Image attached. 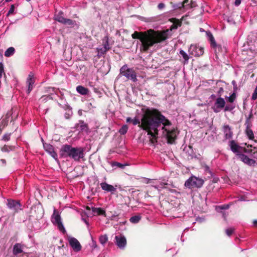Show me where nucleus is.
<instances>
[{
	"label": "nucleus",
	"mask_w": 257,
	"mask_h": 257,
	"mask_svg": "<svg viewBox=\"0 0 257 257\" xmlns=\"http://www.w3.org/2000/svg\"><path fill=\"white\" fill-rule=\"evenodd\" d=\"M143 112L141 121L135 117L132 120L134 125H138L141 129L146 131L150 136V141L152 144L157 142L159 130L156 129L160 121L165 119L164 115L157 109L154 108H142Z\"/></svg>",
	"instance_id": "1"
},
{
	"label": "nucleus",
	"mask_w": 257,
	"mask_h": 257,
	"mask_svg": "<svg viewBox=\"0 0 257 257\" xmlns=\"http://www.w3.org/2000/svg\"><path fill=\"white\" fill-rule=\"evenodd\" d=\"M169 30L155 31L149 29L144 32L135 31L132 37L134 39H139L142 43L141 51L147 52L154 44L165 41L168 38Z\"/></svg>",
	"instance_id": "2"
},
{
	"label": "nucleus",
	"mask_w": 257,
	"mask_h": 257,
	"mask_svg": "<svg viewBox=\"0 0 257 257\" xmlns=\"http://www.w3.org/2000/svg\"><path fill=\"white\" fill-rule=\"evenodd\" d=\"M85 149L82 147H73L70 145H63L60 150V155L62 158H69L79 162L84 157Z\"/></svg>",
	"instance_id": "3"
},
{
	"label": "nucleus",
	"mask_w": 257,
	"mask_h": 257,
	"mask_svg": "<svg viewBox=\"0 0 257 257\" xmlns=\"http://www.w3.org/2000/svg\"><path fill=\"white\" fill-rule=\"evenodd\" d=\"M119 75L124 76L127 80H131L134 82L138 80L135 70L133 68H128L126 64L123 65L120 68Z\"/></svg>",
	"instance_id": "4"
},
{
	"label": "nucleus",
	"mask_w": 257,
	"mask_h": 257,
	"mask_svg": "<svg viewBox=\"0 0 257 257\" xmlns=\"http://www.w3.org/2000/svg\"><path fill=\"white\" fill-rule=\"evenodd\" d=\"M52 222L54 225L57 226L60 231L63 233H65L66 230L61 221L59 212L55 208L52 215Z\"/></svg>",
	"instance_id": "5"
},
{
	"label": "nucleus",
	"mask_w": 257,
	"mask_h": 257,
	"mask_svg": "<svg viewBox=\"0 0 257 257\" xmlns=\"http://www.w3.org/2000/svg\"><path fill=\"white\" fill-rule=\"evenodd\" d=\"M25 245L21 243H16L13 248V253L16 257H28L29 253L24 251Z\"/></svg>",
	"instance_id": "6"
},
{
	"label": "nucleus",
	"mask_w": 257,
	"mask_h": 257,
	"mask_svg": "<svg viewBox=\"0 0 257 257\" xmlns=\"http://www.w3.org/2000/svg\"><path fill=\"white\" fill-rule=\"evenodd\" d=\"M204 181L195 176H192L188 179L185 183V186L189 188H200L201 187Z\"/></svg>",
	"instance_id": "7"
},
{
	"label": "nucleus",
	"mask_w": 257,
	"mask_h": 257,
	"mask_svg": "<svg viewBox=\"0 0 257 257\" xmlns=\"http://www.w3.org/2000/svg\"><path fill=\"white\" fill-rule=\"evenodd\" d=\"M63 13L60 11L57 14L55 15V20L64 25L72 26L75 24V21L69 19L65 18L63 16Z\"/></svg>",
	"instance_id": "8"
},
{
	"label": "nucleus",
	"mask_w": 257,
	"mask_h": 257,
	"mask_svg": "<svg viewBox=\"0 0 257 257\" xmlns=\"http://www.w3.org/2000/svg\"><path fill=\"white\" fill-rule=\"evenodd\" d=\"M188 51L190 55L195 57H199L203 54L204 48L196 45H191Z\"/></svg>",
	"instance_id": "9"
},
{
	"label": "nucleus",
	"mask_w": 257,
	"mask_h": 257,
	"mask_svg": "<svg viewBox=\"0 0 257 257\" xmlns=\"http://www.w3.org/2000/svg\"><path fill=\"white\" fill-rule=\"evenodd\" d=\"M7 205L10 209L14 211V214L22 210L21 204L19 200L8 199Z\"/></svg>",
	"instance_id": "10"
},
{
	"label": "nucleus",
	"mask_w": 257,
	"mask_h": 257,
	"mask_svg": "<svg viewBox=\"0 0 257 257\" xmlns=\"http://www.w3.org/2000/svg\"><path fill=\"white\" fill-rule=\"evenodd\" d=\"M43 147L46 152H47L55 160H58V155L55 151L54 147L50 144L44 143Z\"/></svg>",
	"instance_id": "11"
},
{
	"label": "nucleus",
	"mask_w": 257,
	"mask_h": 257,
	"mask_svg": "<svg viewBox=\"0 0 257 257\" xmlns=\"http://www.w3.org/2000/svg\"><path fill=\"white\" fill-rule=\"evenodd\" d=\"M206 34L210 42L211 47L214 49L216 53L217 52V51L219 52L221 49V47L219 45L216 44L212 33L210 32H207Z\"/></svg>",
	"instance_id": "12"
},
{
	"label": "nucleus",
	"mask_w": 257,
	"mask_h": 257,
	"mask_svg": "<svg viewBox=\"0 0 257 257\" xmlns=\"http://www.w3.org/2000/svg\"><path fill=\"white\" fill-rule=\"evenodd\" d=\"M177 128H173L166 134V138L168 144H173L177 139Z\"/></svg>",
	"instance_id": "13"
},
{
	"label": "nucleus",
	"mask_w": 257,
	"mask_h": 257,
	"mask_svg": "<svg viewBox=\"0 0 257 257\" xmlns=\"http://www.w3.org/2000/svg\"><path fill=\"white\" fill-rule=\"evenodd\" d=\"M236 156L240 161L248 165L252 166L255 163V160L249 158L246 155L243 154H237Z\"/></svg>",
	"instance_id": "14"
},
{
	"label": "nucleus",
	"mask_w": 257,
	"mask_h": 257,
	"mask_svg": "<svg viewBox=\"0 0 257 257\" xmlns=\"http://www.w3.org/2000/svg\"><path fill=\"white\" fill-rule=\"evenodd\" d=\"M69 242L70 246L75 251H79L81 249L82 246L78 240L74 238L71 237L69 239Z\"/></svg>",
	"instance_id": "15"
},
{
	"label": "nucleus",
	"mask_w": 257,
	"mask_h": 257,
	"mask_svg": "<svg viewBox=\"0 0 257 257\" xmlns=\"http://www.w3.org/2000/svg\"><path fill=\"white\" fill-rule=\"evenodd\" d=\"M225 102L223 98L219 97L216 99L215 102V106L213 108L214 111L218 112L221 109H222L225 106Z\"/></svg>",
	"instance_id": "16"
},
{
	"label": "nucleus",
	"mask_w": 257,
	"mask_h": 257,
	"mask_svg": "<svg viewBox=\"0 0 257 257\" xmlns=\"http://www.w3.org/2000/svg\"><path fill=\"white\" fill-rule=\"evenodd\" d=\"M245 125H246V128L245 130L246 135L249 140H253L254 138V136L253 131L250 128L251 126V123L248 120H246Z\"/></svg>",
	"instance_id": "17"
},
{
	"label": "nucleus",
	"mask_w": 257,
	"mask_h": 257,
	"mask_svg": "<svg viewBox=\"0 0 257 257\" xmlns=\"http://www.w3.org/2000/svg\"><path fill=\"white\" fill-rule=\"evenodd\" d=\"M222 131L224 134V138L228 140L232 138L233 132L231 131V127L227 124H225L222 126Z\"/></svg>",
	"instance_id": "18"
},
{
	"label": "nucleus",
	"mask_w": 257,
	"mask_h": 257,
	"mask_svg": "<svg viewBox=\"0 0 257 257\" xmlns=\"http://www.w3.org/2000/svg\"><path fill=\"white\" fill-rule=\"evenodd\" d=\"M35 83V80L33 75L31 73L27 78L26 83L28 86V93H30L33 88V85Z\"/></svg>",
	"instance_id": "19"
},
{
	"label": "nucleus",
	"mask_w": 257,
	"mask_h": 257,
	"mask_svg": "<svg viewBox=\"0 0 257 257\" xmlns=\"http://www.w3.org/2000/svg\"><path fill=\"white\" fill-rule=\"evenodd\" d=\"M165 119L163 120L160 121L159 124H158V126L156 127V129L158 130V128L161 125V124L163 125V126L162 127V130H163L164 132H166V134L168 133V132L170 131L168 129H167L166 126H170L172 125L171 122L167 119L165 116Z\"/></svg>",
	"instance_id": "20"
},
{
	"label": "nucleus",
	"mask_w": 257,
	"mask_h": 257,
	"mask_svg": "<svg viewBox=\"0 0 257 257\" xmlns=\"http://www.w3.org/2000/svg\"><path fill=\"white\" fill-rule=\"evenodd\" d=\"M13 111V108H12L11 111L8 112L4 118H3L0 122V130L2 131L8 124L9 121V117L12 115L11 111Z\"/></svg>",
	"instance_id": "21"
},
{
	"label": "nucleus",
	"mask_w": 257,
	"mask_h": 257,
	"mask_svg": "<svg viewBox=\"0 0 257 257\" xmlns=\"http://www.w3.org/2000/svg\"><path fill=\"white\" fill-rule=\"evenodd\" d=\"M116 243L117 245L120 248L124 247L126 244V238L124 236H115Z\"/></svg>",
	"instance_id": "22"
},
{
	"label": "nucleus",
	"mask_w": 257,
	"mask_h": 257,
	"mask_svg": "<svg viewBox=\"0 0 257 257\" xmlns=\"http://www.w3.org/2000/svg\"><path fill=\"white\" fill-rule=\"evenodd\" d=\"M230 147L231 150L234 153L241 154L240 150L242 149V147L238 146L234 141L232 140L230 142Z\"/></svg>",
	"instance_id": "23"
},
{
	"label": "nucleus",
	"mask_w": 257,
	"mask_h": 257,
	"mask_svg": "<svg viewBox=\"0 0 257 257\" xmlns=\"http://www.w3.org/2000/svg\"><path fill=\"white\" fill-rule=\"evenodd\" d=\"M101 188L107 192H110L111 193L114 192L116 191V188L111 185H109L106 182H103L100 184Z\"/></svg>",
	"instance_id": "24"
},
{
	"label": "nucleus",
	"mask_w": 257,
	"mask_h": 257,
	"mask_svg": "<svg viewBox=\"0 0 257 257\" xmlns=\"http://www.w3.org/2000/svg\"><path fill=\"white\" fill-rule=\"evenodd\" d=\"M76 126L77 127H80L81 131L82 132H88V125L87 123H85L83 120H79V122L77 124Z\"/></svg>",
	"instance_id": "25"
},
{
	"label": "nucleus",
	"mask_w": 257,
	"mask_h": 257,
	"mask_svg": "<svg viewBox=\"0 0 257 257\" xmlns=\"http://www.w3.org/2000/svg\"><path fill=\"white\" fill-rule=\"evenodd\" d=\"M76 89L78 93L83 95L88 94L89 92V90L87 88L81 85L77 86Z\"/></svg>",
	"instance_id": "26"
},
{
	"label": "nucleus",
	"mask_w": 257,
	"mask_h": 257,
	"mask_svg": "<svg viewBox=\"0 0 257 257\" xmlns=\"http://www.w3.org/2000/svg\"><path fill=\"white\" fill-rule=\"evenodd\" d=\"M92 211L95 214L97 215H104L106 216L105 211L101 208H92Z\"/></svg>",
	"instance_id": "27"
},
{
	"label": "nucleus",
	"mask_w": 257,
	"mask_h": 257,
	"mask_svg": "<svg viewBox=\"0 0 257 257\" xmlns=\"http://www.w3.org/2000/svg\"><path fill=\"white\" fill-rule=\"evenodd\" d=\"M189 0H184L183 2L179 3L177 5V7L178 9L181 10L184 8L186 10L190 9V8H188L189 6Z\"/></svg>",
	"instance_id": "28"
},
{
	"label": "nucleus",
	"mask_w": 257,
	"mask_h": 257,
	"mask_svg": "<svg viewBox=\"0 0 257 257\" xmlns=\"http://www.w3.org/2000/svg\"><path fill=\"white\" fill-rule=\"evenodd\" d=\"M108 40V37L107 36L105 37L103 39V48L107 51H108L111 49V47L109 45Z\"/></svg>",
	"instance_id": "29"
},
{
	"label": "nucleus",
	"mask_w": 257,
	"mask_h": 257,
	"mask_svg": "<svg viewBox=\"0 0 257 257\" xmlns=\"http://www.w3.org/2000/svg\"><path fill=\"white\" fill-rule=\"evenodd\" d=\"M73 114L72 109L69 107H67L65 109V112L64 113V116L66 119H69L71 117Z\"/></svg>",
	"instance_id": "30"
},
{
	"label": "nucleus",
	"mask_w": 257,
	"mask_h": 257,
	"mask_svg": "<svg viewBox=\"0 0 257 257\" xmlns=\"http://www.w3.org/2000/svg\"><path fill=\"white\" fill-rule=\"evenodd\" d=\"M15 51V48L14 47H11L6 51L5 53V55L6 57H10L14 54Z\"/></svg>",
	"instance_id": "31"
},
{
	"label": "nucleus",
	"mask_w": 257,
	"mask_h": 257,
	"mask_svg": "<svg viewBox=\"0 0 257 257\" xmlns=\"http://www.w3.org/2000/svg\"><path fill=\"white\" fill-rule=\"evenodd\" d=\"M141 219V216L140 215H135L130 218V221L133 223H137L140 221Z\"/></svg>",
	"instance_id": "32"
},
{
	"label": "nucleus",
	"mask_w": 257,
	"mask_h": 257,
	"mask_svg": "<svg viewBox=\"0 0 257 257\" xmlns=\"http://www.w3.org/2000/svg\"><path fill=\"white\" fill-rule=\"evenodd\" d=\"M97 51L98 52L97 56L99 58L105 54L108 51L105 49L103 48H97Z\"/></svg>",
	"instance_id": "33"
},
{
	"label": "nucleus",
	"mask_w": 257,
	"mask_h": 257,
	"mask_svg": "<svg viewBox=\"0 0 257 257\" xmlns=\"http://www.w3.org/2000/svg\"><path fill=\"white\" fill-rule=\"evenodd\" d=\"M99 240L101 244L104 245L108 241V237L106 235H102L100 236Z\"/></svg>",
	"instance_id": "34"
},
{
	"label": "nucleus",
	"mask_w": 257,
	"mask_h": 257,
	"mask_svg": "<svg viewBox=\"0 0 257 257\" xmlns=\"http://www.w3.org/2000/svg\"><path fill=\"white\" fill-rule=\"evenodd\" d=\"M57 91H58V89L54 87H48L46 88L45 92L50 95V94H52L53 93H56Z\"/></svg>",
	"instance_id": "35"
},
{
	"label": "nucleus",
	"mask_w": 257,
	"mask_h": 257,
	"mask_svg": "<svg viewBox=\"0 0 257 257\" xmlns=\"http://www.w3.org/2000/svg\"><path fill=\"white\" fill-rule=\"evenodd\" d=\"M180 54L182 56L183 59H184V63H188L189 57L187 53L183 50H181L180 51Z\"/></svg>",
	"instance_id": "36"
},
{
	"label": "nucleus",
	"mask_w": 257,
	"mask_h": 257,
	"mask_svg": "<svg viewBox=\"0 0 257 257\" xmlns=\"http://www.w3.org/2000/svg\"><path fill=\"white\" fill-rule=\"evenodd\" d=\"M128 130V126L127 125H123L119 130V132L121 135H124L126 133Z\"/></svg>",
	"instance_id": "37"
},
{
	"label": "nucleus",
	"mask_w": 257,
	"mask_h": 257,
	"mask_svg": "<svg viewBox=\"0 0 257 257\" xmlns=\"http://www.w3.org/2000/svg\"><path fill=\"white\" fill-rule=\"evenodd\" d=\"M236 98V94L235 92H233L228 98V101L232 103L234 102Z\"/></svg>",
	"instance_id": "38"
},
{
	"label": "nucleus",
	"mask_w": 257,
	"mask_h": 257,
	"mask_svg": "<svg viewBox=\"0 0 257 257\" xmlns=\"http://www.w3.org/2000/svg\"><path fill=\"white\" fill-rule=\"evenodd\" d=\"M11 133H7L5 134L3 137L2 140L4 141H8L10 140V137H11Z\"/></svg>",
	"instance_id": "39"
},
{
	"label": "nucleus",
	"mask_w": 257,
	"mask_h": 257,
	"mask_svg": "<svg viewBox=\"0 0 257 257\" xmlns=\"http://www.w3.org/2000/svg\"><path fill=\"white\" fill-rule=\"evenodd\" d=\"M112 166L113 167V166H116L118 168H123L124 167V165L123 164H122L120 163H118V162H113L112 164Z\"/></svg>",
	"instance_id": "40"
},
{
	"label": "nucleus",
	"mask_w": 257,
	"mask_h": 257,
	"mask_svg": "<svg viewBox=\"0 0 257 257\" xmlns=\"http://www.w3.org/2000/svg\"><path fill=\"white\" fill-rule=\"evenodd\" d=\"M233 231H234V229L232 228H229L225 230V232H226V234L229 236L231 235V234L233 233Z\"/></svg>",
	"instance_id": "41"
},
{
	"label": "nucleus",
	"mask_w": 257,
	"mask_h": 257,
	"mask_svg": "<svg viewBox=\"0 0 257 257\" xmlns=\"http://www.w3.org/2000/svg\"><path fill=\"white\" fill-rule=\"evenodd\" d=\"M12 150V147L11 146H8L7 145H5L2 148V151L3 152H9V150Z\"/></svg>",
	"instance_id": "42"
},
{
	"label": "nucleus",
	"mask_w": 257,
	"mask_h": 257,
	"mask_svg": "<svg viewBox=\"0 0 257 257\" xmlns=\"http://www.w3.org/2000/svg\"><path fill=\"white\" fill-rule=\"evenodd\" d=\"M181 26V22L179 21H177V22L175 23H174L171 27L173 29H177L178 27H180Z\"/></svg>",
	"instance_id": "43"
},
{
	"label": "nucleus",
	"mask_w": 257,
	"mask_h": 257,
	"mask_svg": "<svg viewBox=\"0 0 257 257\" xmlns=\"http://www.w3.org/2000/svg\"><path fill=\"white\" fill-rule=\"evenodd\" d=\"M15 10V6L14 5H11V8L7 14V16L13 14Z\"/></svg>",
	"instance_id": "44"
},
{
	"label": "nucleus",
	"mask_w": 257,
	"mask_h": 257,
	"mask_svg": "<svg viewBox=\"0 0 257 257\" xmlns=\"http://www.w3.org/2000/svg\"><path fill=\"white\" fill-rule=\"evenodd\" d=\"M3 74H5L4 72V65L2 62H0V77H2Z\"/></svg>",
	"instance_id": "45"
},
{
	"label": "nucleus",
	"mask_w": 257,
	"mask_h": 257,
	"mask_svg": "<svg viewBox=\"0 0 257 257\" xmlns=\"http://www.w3.org/2000/svg\"><path fill=\"white\" fill-rule=\"evenodd\" d=\"M197 6L196 3L195 2H193V1H191L190 3H189V6L188 8H193L194 7H195Z\"/></svg>",
	"instance_id": "46"
},
{
	"label": "nucleus",
	"mask_w": 257,
	"mask_h": 257,
	"mask_svg": "<svg viewBox=\"0 0 257 257\" xmlns=\"http://www.w3.org/2000/svg\"><path fill=\"white\" fill-rule=\"evenodd\" d=\"M48 98H51L50 95H43L41 99L43 101H46Z\"/></svg>",
	"instance_id": "47"
},
{
	"label": "nucleus",
	"mask_w": 257,
	"mask_h": 257,
	"mask_svg": "<svg viewBox=\"0 0 257 257\" xmlns=\"http://www.w3.org/2000/svg\"><path fill=\"white\" fill-rule=\"evenodd\" d=\"M241 150L243 151V152L244 153H250L252 152L251 150H248L245 148H242V149Z\"/></svg>",
	"instance_id": "48"
},
{
	"label": "nucleus",
	"mask_w": 257,
	"mask_h": 257,
	"mask_svg": "<svg viewBox=\"0 0 257 257\" xmlns=\"http://www.w3.org/2000/svg\"><path fill=\"white\" fill-rule=\"evenodd\" d=\"M164 7H165V4L162 3H160L158 6V8L160 10L162 9Z\"/></svg>",
	"instance_id": "49"
},
{
	"label": "nucleus",
	"mask_w": 257,
	"mask_h": 257,
	"mask_svg": "<svg viewBox=\"0 0 257 257\" xmlns=\"http://www.w3.org/2000/svg\"><path fill=\"white\" fill-rule=\"evenodd\" d=\"M242 0H235L234 2V4L236 6H238L241 2Z\"/></svg>",
	"instance_id": "50"
},
{
	"label": "nucleus",
	"mask_w": 257,
	"mask_h": 257,
	"mask_svg": "<svg viewBox=\"0 0 257 257\" xmlns=\"http://www.w3.org/2000/svg\"><path fill=\"white\" fill-rule=\"evenodd\" d=\"M220 208L221 209H228L229 208V206L228 205H223V206H219Z\"/></svg>",
	"instance_id": "51"
},
{
	"label": "nucleus",
	"mask_w": 257,
	"mask_h": 257,
	"mask_svg": "<svg viewBox=\"0 0 257 257\" xmlns=\"http://www.w3.org/2000/svg\"><path fill=\"white\" fill-rule=\"evenodd\" d=\"M232 109H233V108H232H232H231V107H230L229 106H227H227H226L225 107L224 110H225V111H230V110H231Z\"/></svg>",
	"instance_id": "52"
},
{
	"label": "nucleus",
	"mask_w": 257,
	"mask_h": 257,
	"mask_svg": "<svg viewBox=\"0 0 257 257\" xmlns=\"http://www.w3.org/2000/svg\"><path fill=\"white\" fill-rule=\"evenodd\" d=\"M133 119H132L131 117H128L126 118V122H132V120Z\"/></svg>",
	"instance_id": "53"
},
{
	"label": "nucleus",
	"mask_w": 257,
	"mask_h": 257,
	"mask_svg": "<svg viewBox=\"0 0 257 257\" xmlns=\"http://www.w3.org/2000/svg\"><path fill=\"white\" fill-rule=\"evenodd\" d=\"M252 117V112H251L246 120H248L249 121V119L250 118H251Z\"/></svg>",
	"instance_id": "54"
},
{
	"label": "nucleus",
	"mask_w": 257,
	"mask_h": 257,
	"mask_svg": "<svg viewBox=\"0 0 257 257\" xmlns=\"http://www.w3.org/2000/svg\"><path fill=\"white\" fill-rule=\"evenodd\" d=\"M253 224L254 226L257 227V220L253 221Z\"/></svg>",
	"instance_id": "55"
},
{
	"label": "nucleus",
	"mask_w": 257,
	"mask_h": 257,
	"mask_svg": "<svg viewBox=\"0 0 257 257\" xmlns=\"http://www.w3.org/2000/svg\"><path fill=\"white\" fill-rule=\"evenodd\" d=\"M232 83L233 85H234L235 82L234 81H233ZM236 88H237L236 85L235 86H234V89H236Z\"/></svg>",
	"instance_id": "56"
},
{
	"label": "nucleus",
	"mask_w": 257,
	"mask_h": 257,
	"mask_svg": "<svg viewBox=\"0 0 257 257\" xmlns=\"http://www.w3.org/2000/svg\"><path fill=\"white\" fill-rule=\"evenodd\" d=\"M78 114H79L80 115H81L82 114V110H79L78 111Z\"/></svg>",
	"instance_id": "57"
},
{
	"label": "nucleus",
	"mask_w": 257,
	"mask_h": 257,
	"mask_svg": "<svg viewBox=\"0 0 257 257\" xmlns=\"http://www.w3.org/2000/svg\"><path fill=\"white\" fill-rule=\"evenodd\" d=\"M86 209L87 210H89V211H90V210H91L90 207H89L88 206H86Z\"/></svg>",
	"instance_id": "58"
},
{
	"label": "nucleus",
	"mask_w": 257,
	"mask_h": 257,
	"mask_svg": "<svg viewBox=\"0 0 257 257\" xmlns=\"http://www.w3.org/2000/svg\"><path fill=\"white\" fill-rule=\"evenodd\" d=\"M83 220H84V221L86 223L88 224V222H87V220H86V219H84V218H83Z\"/></svg>",
	"instance_id": "59"
},
{
	"label": "nucleus",
	"mask_w": 257,
	"mask_h": 257,
	"mask_svg": "<svg viewBox=\"0 0 257 257\" xmlns=\"http://www.w3.org/2000/svg\"><path fill=\"white\" fill-rule=\"evenodd\" d=\"M251 1L255 4L256 3V2H257L256 0H251Z\"/></svg>",
	"instance_id": "60"
},
{
	"label": "nucleus",
	"mask_w": 257,
	"mask_h": 257,
	"mask_svg": "<svg viewBox=\"0 0 257 257\" xmlns=\"http://www.w3.org/2000/svg\"><path fill=\"white\" fill-rule=\"evenodd\" d=\"M126 221L120 222V223H122V224H124L125 223Z\"/></svg>",
	"instance_id": "61"
},
{
	"label": "nucleus",
	"mask_w": 257,
	"mask_h": 257,
	"mask_svg": "<svg viewBox=\"0 0 257 257\" xmlns=\"http://www.w3.org/2000/svg\"><path fill=\"white\" fill-rule=\"evenodd\" d=\"M252 147V146H251V145H248V146H247V147H248H248Z\"/></svg>",
	"instance_id": "62"
},
{
	"label": "nucleus",
	"mask_w": 257,
	"mask_h": 257,
	"mask_svg": "<svg viewBox=\"0 0 257 257\" xmlns=\"http://www.w3.org/2000/svg\"><path fill=\"white\" fill-rule=\"evenodd\" d=\"M220 91H222V90H223L222 88H220Z\"/></svg>",
	"instance_id": "63"
},
{
	"label": "nucleus",
	"mask_w": 257,
	"mask_h": 257,
	"mask_svg": "<svg viewBox=\"0 0 257 257\" xmlns=\"http://www.w3.org/2000/svg\"><path fill=\"white\" fill-rule=\"evenodd\" d=\"M2 161H3V162H4V161H5V160H2Z\"/></svg>",
	"instance_id": "64"
}]
</instances>
